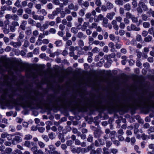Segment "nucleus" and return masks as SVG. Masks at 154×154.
I'll list each match as a JSON object with an SVG mask.
<instances>
[{
    "mask_svg": "<svg viewBox=\"0 0 154 154\" xmlns=\"http://www.w3.org/2000/svg\"><path fill=\"white\" fill-rule=\"evenodd\" d=\"M47 8L48 10L52 9L53 8V5L52 3H49L47 5Z\"/></svg>",
    "mask_w": 154,
    "mask_h": 154,
    "instance_id": "052dcab7",
    "label": "nucleus"
},
{
    "mask_svg": "<svg viewBox=\"0 0 154 154\" xmlns=\"http://www.w3.org/2000/svg\"><path fill=\"white\" fill-rule=\"evenodd\" d=\"M96 154H101L102 152V149L101 148H98L96 150H95Z\"/></svg>",
    "mask_w": 154,
    "mask_h": 154,
    "instance_id": "79ce46f5",
    "label": "nucleus"
},
{
    "mask_svg": "<svg viewBox=\"0 0 154 154\" xmlns=\"http://www.w3.org/2000/svg\"><path fill=\"white\" fill-rule=\"evenodd\" d=\"M25 12L28 14H30L32 13V10L28 8H26L25 10Z\"/></svg>",
    "mask_w": 154,
    "mask_h": 154,
    "instance_id": "338daca9",
    "label": "nucleus"
},
{
    "mask_svg": "<svg viewBox=\"0 0 154 154\" xmlns=\"http://www.w3.org/2000/svg\"><path fill=\"white\" fill-rule=\"evenodd\" d=\"M92 48L91 46H84L83 48V50L85 51H87L88 50H90Z\"/></svg>",
    "mask_w": 154,
    "mask_h": 154,
    "instance_id": "49530a36",
    "label": "nucleus"
},
{
    "mask_svg": "<svg viewBox=\"0 0 154 154\" xmlns=\"http://www.w3.org/2000/svg\"><path fill=\"white\" fill-rule=\"evenodd\" d=\"M102 25L103 27L106 28L109 27L110 29L112 28L111 25L108 23V20L106 17H105L103 19Z\"/></svg>",
    "mask_w": 154,
    "mask_h": 154,
    "instance_id": "0eeeda50",
    "label": "nucleus"
},
{
    "mask_svg": "<svg viewBox=\"0 0 154 154\" xmlns=\"http://www.w3.org/2000/svg\"><path fill=\"white\" fill-rule=\"evenodd\" d=\"M56 46L57 47H60L62 45V41L61 40H58L56 41L54 43Z\"/></svg>",
    "mask_w": 154,
    "mask_h": 154,
    "instance_id": "bb28decb",
    "label": "nucleus"
},
{
    "mask_svg": "<svg viewBox=\"0 0 154 154\" xmlns=\"http://www.w3.org/2000/svg\"><path fill=\"white\" fill-rule=\"evenodd\" d=\"M32 138V136L30 134L26 135L25 136L24 139L26 140H30Z\"/></svg>",
    "mask_w": 154,
    "mask_h": 154,
    "instance_id": "e2e57ef3",
    "label": "nucleus"
},
{
    "mask_svg": "<svg viewBox=\"0 0 154 154\" xmlns=\"http://www.w3.org/2000/svg\"><path fill=\"white\" fill-rule=\"evenodd\" d=\"M95 4L97 6H100L102 4V2L100 0H96Z\"/></svg>",
    "mask_w": 154,
    "mask_h": 154,
    "instance_id": "6e6d98bb",
    "label": "nucleus"
},
{
    "mask_svg": "<svg viewBox=\"0 0 154 154\" xmlns=\"http://www.w3.org/2000/svg\"><path fill=\"white\" fill-rule=\"evenodd\" d=\"M131 27L132 30L139 31L140 30V28L139 27H136V26L134 24H131Z\"/></svg>",
    "mask_w": 154,
    "mask_h": 154,
    "instance_id": "cd10ccee",
    "label": "nucleus"
},
{
    "mask_svg": "<svg viewBox=\"0 0 154 154\" xmlns=\"http://www.w3.org/2000/svg\"><path fill=\"white\" fill-rule=\"evenodd\" d=\"M88 53L89 56L87 59V61L88 63H91L93 60L92 56L93 55V54L91 52H89Z\"/></svg>",
    "mask_w": 154,
    "mask_h": 154,
    "instance_id": "aec40b11",
    "label": "nucleus"
},
{
    "mask_svg": "<svg viewBox=\"0 0 154 154\" xmlns=\"http://www.w3.org/2000/svg\"><path fill=\"white\" fill-rule=\"evenodd\" d=\"M87 37L86 35L84 34L83 32H79L77 34V37L80 39H85Z\"/></svg>",
    "mask_w": 154,
    "mask_h": 154,
    "instance_id": "2eb2a0df",
    "label": "nucleus"
},
{
    "mask_svg": "<svg viewBox=\"0 0 154 154\" xmlns=\"http://www.w3.org/2000/svg\"><path fill=\"white\" fill-rule=\"evenodd\" d=\"M38 149L37 147L36 146L34 145L31 148V150L33 152V154H34L37 150Z\"/></svg>",
    "mask_w": 154,
    "mask_h": 154,
    "instance_id": "e433bc0d",
    "label": "nucleus"
},
{
    "mask_svg": "<svg viewBox=\"0 0 154 154\" xmlns=\"http://www.w3.org/2000/svg\"><path fill=\"white\" fill-rule=\"evenodd\" d=\"M150 25L149 23L147 22H145L143 24V27L146 28H149L150 26Z\"/></svg>",
    "mask_w": 154,
    "mask_h": 154,
    "instance_id": "de8ad7c7",
    "label": "nucleus"
},
{
    "mask_svg": "<svg viewBox=\"0 0 154 154\" xmlns=\"http://www.w3.org/2000/svg\"><path fill=\"white\" fill-rule=\"evenodd\" d=\"M44 152L41 149H37L34 154H43Z\"/></svg>",
    "mask_w": 154,
    "mask_h": 154,
    "instance_id": "774afa93",
    "label": "nucleus"
},
{
    "mask_svg": "<svg viewBox=\"0 0 154 154\" xmlns=\"http://www.w3.org/2000/svg\"><path fill=\"white\" fill-rule=\"evenodd\" d=\"M65 25L60 24L59 25V28L62 31H63L65 29Z\"/></svg>",
    "mask_w": 154,
    "mask_h": 154,
    "instance_id": "680f3d73",
    "label": "nucleus"
},
{
    "mask_svg": "<svg viewBox=\"0 0 154 154\" xmlns=\"http://www.w3.org/2000/svg\"><path fill=\"white\" fill-rule=\"evenodd\" d=\"M88 22H85L81 27V29L82 31H85L87 27L89 26Z\"/></svg>",
    "mask_w": 154,
    "mask_h": 154,
    "instance_id": "6ab92c4d",
    "label": "nucleus"
},
{
    "mask_svg": "<svg viewBox=\"0 0 154 154\" xmlns=\"http://www.w3.org/2000/svg\"><path fill=\"white\" fill-rule=\"evenodd\" d=\"M103 154H109L110 152L108 151V148L104 147L103 148Z\"/></svg>",
    "mask_w": 154,
    "mask_h": 154,
    "instance_id": "2f4dec72",
    "label": "nucleus"
},
{
    "mask_svg": "<svg viewBox=\"0 0 154 154\" xmlns=\"http://www.w3.org/2000/svg\"><path fill=\"white\" fill-rule=\"evenodd\" d=\"M98 140L99 143V144H100V146L105 144V142L102 139H98Z\"/></svg>",
    "mask_w": 154,
    "mask_h": 154,
    "instance_id": "5fc2aeb1",
    "label": "nucleus"
},
{
    "mask_svg": "<svg viewBox=\"0 0 154 154\" xmlns=\"http://www.w3.org/2000/svg\"><path fill=\"white\" fill-rule=\"evenodd\" d=\"M5 20L4 22L3 32L5 34H8L9 32L10 14H6L5 16Z\"/></svg>",
    "mask_w": 154,
    "mask_h": 154,
    "instance_id": "423d86ee",
    "label": "nucleus"
},
{
    "mask_svg": "<svg viewBox=\"0 0 154 154\" xmlns=\"http://www.w3.org/2000/svg\"><path fill=\"white\" fill-rule=\"evenodd\" d=\"M94 128H95V129H94V137H95L98 138L100 137V134L99 133V129L98 130H96V129L95 127H94Z\"/></svg>",
    "mask_w": 154,
    "mask_h": 154,
    "instance_id": "412c9836",
    "label": "nucleus"
},
{
    "mask_svg": "<svg viewBox=\"0 0 154 154\" xmlns=\"http://www.w3.org/2000/svg\"><path fill=\"white\" fill-rule=\"evenodd\" d=\"M32 91H31L28 96V100L25 102H23L24 97L23 96H20L17 98L16 101L17 104L21 105L23 108H29L30 109H35L42 108L43 105L42 100L38 99L37 95L39 92L36 91L34 92L35 96L30 95Z\"/></svg>",
    "mask_w": 154,
    "mask_h": 154,
    "instance_id": "f03ea898",
    "label": "nucleus"
},
{
    "mask_svg": "<svg viewBox=\"0 0 154 154\" xmlns=\"http://www.w3.org/2000/svg\"><path fill=\"white\" fill-rule=\"evenodd\" d=\"M60 17L62 18H64L65 17L66 15V13H65V12L63 11H60Z\"/></svg>",
    "mask_w": 154,
    "mask_h": 154,
    "instance_id": "bf43d9fd",
    "label": "nucleus"
},
{
    "mask_svg": "<svg viewBox=\"0 0 154 154\" xmlns=\"http://www.w3.org/2000/svg\"><path fill=\"white\" fill-rule=\"evenodd\" d=\"M66 19L68 22H71L73 20L72 17L70 15H68L66 17Z\"/></svg>",
    "mask_w": 154,
    "mask_h": 154,
    "instance_id": "69168bd1",
    "label": "nucleus"
},
{
    "mask_svg": "<svg viewBox=\"0 0 154 154\" xmlns=\"http://www.w3.org/2000/svg\"><path fill=\"white\" fill-rule=\"evenodd\" d=\"M61 10V9L60 8H56L52 12V13L53 15L55 17V16L57 15L60 13Z\"/></svg>",
    "mask_w": 154,
    "mask_h": 154,
    "instance_id": "dca6fc26",
    "label": "nucleus"
},
{
    "mask_svg": "<svg viewBox=\"0 0 154 154\" xmlns=\"http://www.w3.org/2000/svg\"><path fill=\"white\" fill-rule=\"evenodd\" d=\"M135 45L137 44V41L135 39H133L131 42L129 41L128 45Z\"/></svg>",
    "mask_w": 154,
    "mask_h": 154,
    "instance_id": "473e14b6",
    "label": "nucleus"
},
{
    "mask_svg": "<svg viewBox=\"0 0 154 154\" xmlns=\"http://www.w3.org/2000/svg\"><path fill=\"white\" fill-rule=\"evenodd\" d=\"M18 25V23L16 21L12 22L11 26H10V31L12 32H14L15 30V27Z\"/></svg>",
    "mask_w": 154,
    "mask_h": 154,
    "instance_id": "9d476101",
    "label": "nucleus"
},
{
    "mask_svg": "<svg viewBox=\"0 0 154 154\" xmlns=\"http://www.w3.org/2000/svg\"><path fill=\"white\" fill-rule=\"evenodd\" d=\"M140 7L139 6L137 8V10L138 13V15L141 14L143 12V9Z\"/></svg>",
    "mask_w": 154,
    "mask_h": 154,
    "instance_id": "72a5a7b5",
    "label": "nucleus"
},
{
    "mask_svg": "<svg viewBox=\"0 0 154 154\" xmlns=\"http://www.w3.org/2000/svg\"><path fill=\"white\" fill-rule=\"evenodd\" d=\"M92 52L94 53H97L99 52V49L97 47H95L92 50Z\"/></svg>",
    "mask_w": 154,
    "mask_h": 154,
    "instance_id": "3c124183",
    "label": "nucleus"
},
{
    "mask_svg": "<svg viewBox=\"0 0 154 154\" xmlns=\"http://www.w3.org/2000/svg\"><path fill=\"white\" fill-rule=\"evenodd\" d=\"M78 44L80 47H83L84 45V43L83 40H79L78 42Z\"/></svg>",
    "mask_w": 154,
    "mask_h": 154,
    "instance_id": "a18cd8bd",
    "label": "nucleus"
},
{
    "mask_svg": "<svg viewBox=\"0 0 154 154\" xmlns=\"http://www.w3.org/2000/svg\"><path fill=\"white\" fill-rule=\"evenodd\" d=\"M59 139L61 141V142L63 143L65 141V139L64 137V136L62 134H59Z\"/></svg>",
    "mask_w": 154,
    "mask_h": 154,
    "instance_id": "a878e982",
    "label": "nucleus"
},
{
    "mask_svg": "<svg viewBox=\"0 0 154 154\" xmlns=\"http://www.w3.org/2000/svg\"><path fill=\"white\" fill-rule=\"evenodd\" d=\"M109 99L111 101H113L114 103H111L110 101H109L106 105L103 106L102 105V101L99 98L94 101V98H93L92 101H89V99L87 98L85 99V105L81 106L80 105L79 107L81 111H85L86 110L87 107L88 106L95 107L102 106L104 109H106L110 113H112L115 112L117 108L120 106L123 105V104L120 103L118 100L114 99L112 97H109Z\"/></svg>",
    "mask_w": 154,
    "mask_h": 154,
    "instance_id": "f257e3e1",
    "label": "nucleus"
},
{
    "mask_svg": "<svg viewBox=\"0 0 154 154\" xmlns=\"http://www.w3.org/2000/svg\"><path fill=\"white\" fill-rule=\"evenodd\" d=\"M68 8H65L64 9V12L66 14H69L71 13V11Z\"/></svg>",
    "mask_w": 154,
    "mask_h": 154,
    "instance_id": "8fccbe9b",
    "label": "nucleus"
},
{
    "mask_svg": "<svg viewBox=\"0 0 154 154\" xmlns=\"http://www.w3.org/2000/svg\"><path fill=\"white\" fill-rule=\"evenodd\" d=\"M20 138L21 137L19 136H15L14 138H13L12 143L14 144L15 143V142H16V143L19 142L21 141Z\"/></svg>",
    "mask_w": 154,
    "mask_h": 154,
    "instance_id": "f3484780",
    "label": "nucleus"
},
{
    "mask_svg": "<svg viewBox=\"0 0 154 154\" xmlns=\"http://www.w3.org/2000/svg\"><path fill=\"white\" fill-rule=\"evenodd\" d=\"M71 32L74 34H76L78 32V30L76 28L72 27L71 29Z\"/></svg>",
    "mask_w": 154,
    "mask_h": 154,
    "instance_id": "f704fd0d",
    "label": "nucleus"
},
{
    "mask_svg": "<svg viewBox=\"0 0 154 154\" xmlns=\"http://www.w3.org/2000/svg\"><path fill=\"white\" fill-rule=\"evenodd\" d=\"M110 150L111 152L113 154H116L118 151V150L115 148H112Z\"/></svg>",
    "mask_w": 154,
    "mask_h": 154,
    "instance_id": "ea45409f",
    "label": "nucleus"
},
{
    "mask_svg": "<svg viewBox=\"0 0 154 154\" xmlns=\"http://www.w3.org/2000/svg\"><path fill=\"white\" fill-rule=\"evenodd\" d=\"M68 8L70 10H73L74 11H77L79 9V6L78 5H74L72 3H71L69 4Z\"/></svg>",
    "mask_w": 154,
    "mask_h": 154,
    "instance_id": "1a4fd4ad",
    "label": "nucleus"
},
{
    "mask_svg": "<svg viewBox=\"0 0 154 154\" xmlns=\"http://www.w3.org/2000/svg\"><path fill=\"white\" fill-rule=\"evenodd\" d=\"M115 139H113V140H112L113 143L115 145L118 146L120 145V142L118 140H114Z\"/></svg>",
    "mask_w": 154,
    "mask_h": 154,
    "instance_id": "37998d69",
    "label": "nucleus"
},
{
    "mask_svg": "<svg viewBox=\"0 0 154 154\" xmlns=\"http://www.w3.org/2000/svg\"><path fill=\"white\" fill-rule=\"evenodd\" d=\"M134 149L137 153L139 154L141 152L139 150V147L137 145L134 146Z\"/></svg>",
    "mask_w": 154,
    "mask_h": 154,
    "instance_id": "13d9d810",
    "label": "nucleus"
},
{
    "mask_svg": "<svg viewBox=\"0 0 154 154\" xmlns=\"http://www.w3.org/2000/svg\"><path fill=\"white\" fill-rule=\"evenodd\" d=\"M152 39V37L149 35H148L147 37L144 38V41L146 42H150Z\"/></svg>",
    "mask_w": 154,
    "mask_h": 154,
    "instance_id": "7c9ffc66",
    "label": "nucleus"
},
{
    "mask_svg": "<svg viewBox=\"0 0 154 154\" xmlns=\"http://www.w3.org/2000/svg\"><path fill=\"white\" fill-rule=\"evenodd\" d=\"M1 137L3 139L6 138L8 141L10 140V134L7 132L2 133L1 135Z\"/></svg>",
    "mask_w": 154,
    "mask_h": 154,
    "instance_id": "4468645a",
    "label": "nucleus"
},
{
    "mask_svg": "<svg viewBox=\"0 0 154 154\" xmlns=\"http://www.w3.org/2000/svg\"><path fill=\"white\" fill-rule=\"evenodd\" d=\"M106 5L108 10H111L114 8L113 4L109 2H107Z\"/></svg>",
    "mask_w": 154,
    "mask_h": 154,
    "instance_id": "4be33fe9",
    "label": "nucleus"
},
{
    "mask_svg": "<svg viewBox=\"0 0 154 154\" xmlns=\"http://www.w3.org/2000/svg\"><path fill=\"white\" fill-rule=\"evenodd\" d=\"M42 39H41L38 38L35 44L37 45H40L42 44Z\"/></svg>",
    "mask_w": 154,
    "mask_h": 154,
    "instance_id": "864d4df0",
    "label": "nucleus"
},
{
    "mask_svg": "<svg viewBox=\"0 0 154 154\" xmlns=\"http://www.w3.org/2000/svg\"><path fill=\"white\" fill-rule=\"evenodd\" d=\"M115 3L119 5L122 6L124 4V2L123 0H115Z\"/></svg>",
    "mask_w": 154,
    "mask_h": 154,
    "instance_id": "c85d7f7f",
    "label": "nucleus"
},
{
    "mask_svg": "<svg viewBox=\"0 0 154 154\" xmlns=\"http://www.w3.org/2000/svg\"><path fill=\"white\" fill-rule=\"evenodd\" d=\"M10 2V0H8L7 1H6L5 2L7 4L8 6L7 7L6 5H4L2 9H3V11L5 10H10V6H9V3Z\"/></svg>",
    "mask_w": 154,
    "mask_h": 154,
    "instance_id": "b1692460",
    "label": "nucleus"
},
{
    "mask_svg": "<svg viewBox=\"0 0 154 154\" xmlns=\"http://www.w3.org/2000/svg\"><path fill=\"white\" fill-rule=\"evenodd\" d=\"M10 44L12 45L15 48L19 47L21 45V42L20 41L18 42H10Z\"/></svg>",
    "mask_w": 154,
    "mask_h": 154,
    "instance_id": "a211bd4d",
    "label": "nucleus"
},
{
    "mask_svg": "<svg viewBox=\"0 0 154 154\" xmlns=\"http://www.w3.org/2000/svg\"><path fill=\"white\" fill-rule=\"evenodd\" d=\"M93 137L91 135H89L87 138V140L89 142H92L93 141Z\"/></svg>",
    "mask_w": 154,
    "mask_h": 154,
    "instance_id": "603ef678",
    "label": "nucleus"
},
{
    "mask_svg": "<svg viewBox=\"0 0 154 154\" xmlns=\"http://www.w3.org/2000/svg\"><path fill=\"white\" fill-rule=\"evenodd\" d=\"M147 133L148 134H149L151 133H153L154 132V127L153 126L150 127L149 129L147 130Z\"/></svg>",
    "mask_w": 154,
    "mask_h": 154,
    "instance_id": "c756f323",
    "label": "nucleus"
},
{
    "mask_svg": "<svg viewBox=\"0 0 154 154\" xmlns=\"http://www.w3.org/2000/svg\"><path fill=\"white\" fill-rule=\"evenodd\" d=\"M28 22L29 24L32 25L34 24L35 21L31 18H29L28 19Z\"/></svg>",
    "mask_w": 154,
    "mask_h": 154,
    "instance_id": "4c0bfd02",
    "label": "nucleus"
},
{
    "mask_svg": "<svg viewBox=\"0 0 154 154\" xmlns=\"http://www.w3.org/2000/svg\"><path fill=\"white\" fill-rule=\"evenodd\" d=\"M134 16L129 12L126 13V17L128 18L131 19Z\"/></svg>",
    "mask_w": 154,
    "mask_h": 154,
    "instance_id": "a19ab883",
    "label": "nucleus"
},
{
    "mask_svg": "<svg viewBox=\"0 0 154 154\" xmlns=\"http://www.w3.org/2000/svg\"><path fill=\"white\" fill-rule=\"evenodd\" d=\"M11 68H13L15 71L22 72L25 70L26 72L29 74V76H31L34 78L36 77L35 73L32 71L31 68L21 65L20 61L17 59L11 60L10 59V69ZM11 75L10 71V76Z\"/></svg>",
    "mask_w": 154,
    "mask_h": 154,
    "instance_id": "20e7f679",
    "label": "nucleus"
},
{
    "mask_svg": "<svg viewBox=\"0 0 154 154\" xmlns=\"http://www.w3.org/2000/svg\"><path fill=\"white\" fill-rule=\"evenodd\" d=\"M24 145L26 146L29 148H31L32 146L35 145V143L33 142L26 141L24 143Z\"/></svg>",
    "mask_w": 154,
    "mask_h": 154,
    "instance_id": "9b49d317",
    "label": "nucleus"
},
{
    "mask_svg": "<svg viewBox=\"0 0 154 154\" xmlns=\"http://www.w3.org/2000/svg\"><path fill=\"white\" fill-rule=\"evenodd\" d=\"M67 145L65 144H62L61 145V148L63 150H65L67 148Z\"/></svg>",
    "mask_w": 154,
    "mask_h": 154,
    "instance_id": "0e129e2a",
    "label": "nucleus"
},
{
    "mask_svg": "<svg viewBox=\"0 0 154 154\" xmlns=\"http://www.w3.org/2000/svg\"><path fill=\"white\" fill-rule=\"evenodd\" d=\"M138 6L142 8L144 11H147L148 9L147 6L145 4L143 0H140Z\"/></svg>",
    "mask_w": 154,
    "mask_h": 154,
    "instance_id": "6e6552de",
    "label": "nucleus"
},
{
    "mask_svg": "<svg viewBox=\"0 0 154 154\" xmlns=\"http://www.w3.org/2000/svg\"><path fill=\"white\" fill-rule=\"evenodd\" d=\"M115 13L114 12H112L107 14L106 17L109 20H111L113 19V17L115 15Z\"/></svg>",
    "mask_w": 154,
    "mask_h": 154,
    "instance_id": "f8f14e48",
    "label": "nucleus"
},
{
    "mask_svg": "<svg viewBox=\"0 0 154 154\" xmlns=\"http://www.w3.org/2000/svg\"><path fill=\"white\" fill-rule=\"evenodd\" d=\"M97 18L94 19V21L96 22H99L100 21L103 20V19L104 18L102 14H100L97 16Z\"/></svg>",
    "mask_w": 154,
    "mask_h": 154,
    "instance_id": "ddd939ff",
    "label": "nucleus"
},
{
    "mask_svg": "<svg viewBox=\"0 0 154 154\" xmlns=\"http://www.w3.org/2000/svg\"><path fill=\"white\" fill-rule=\"evenodd\" d=\"M42 137L43 139L45 140L46 142H48L49 141V139L47 135H42Z\"/></svg>",
    "mask_w": 154,
    "mask_h": 154,
    "instance_id": "4d7b16f0",
    "label": "nucleus"
},
{
    "mask_svg": "<svg viewBox=\"0 0 154 154\" xmlns=\"http://www.w3.org/2000/svg\"><path fill=\"white\" fill-rule=\"evenodd\" d=\"M116 133L115 131H113L110 132L109 134V137L111 139V140H113V139H115V134Z\"/></svg>",
    "mask_w": 154,
    "mask_h": 154,
    "instance_id": "5701e85b",
    "label": "nucleus"
},
{
    "mask_svg": "<svg viewBox=\"0 0 154 154\" xmlns=\"http://www.w3.org/2000/svg\"><path fill=\"white\" fill-rule=\"evenodd\" d=\"M38 144L41 148H43L45 146V144L41 141H38Z\"/></svg>",
    "mask_w": 154,
    "mask_h": 154,
    "instance_id": "c03bdc74",
    "label": "nucleus"
},
{
    "mask_svg": "<svg viewBox=\"0 0 154 154\" xmlns=\"http://www.w3.org/2000/svg\"><path fill=\"white\" fill-rule=\"evenodd\" d=\"M24 33L23 32H21L20 33L19 35V38L20 40L21 39H23V38L24 37Z\"/></svg>",
    "mask_w": 154,
    "mask_h": 154,
    "instance_id": "58836bf2",
    "label": "nucleus"
},
{
    "mask_svg": "<svg viewBox=\"0 0 154 154\" xmlns=\"http://www.w3.org/2000/svg\"><path fill=\"white\" fill-rule=\"evenodd\" d=\"M75 98L76 97L74 96L66 102H65V100L61 97H58L54 102H53L51 100H50L51 102L52 103L53 106L54 108L58 107V106L57 102H60L61 103L60 105L62 107L66 109H69L72 110H74L75 109L76 106H79L82 102V100L80 99H79L78 100V102L76 103L73 104V103L75 100Z\"/></svg>",
    "mask_w": 154,
    "mask_h": 154,
    "instance_id": "7ed1b4c3",
    "label": "nucleus"
},
{
    "mask_svg": "<svg viewBox=\"0 0 154 154\" xmlns=\"http://www.w3.org/2000/svg\"><path fill=\"white\" fill-rule=\"evenodd\" d=\"M130 98L132 101V105L136 108H144L151 102L150 99L144 98L143 96L138 97L137 99L130 97Z\"/></svg>",
    "mask_w": 154,
    "mask_h": 154,
    "instance_id": "39448f33",
    "label": "nucleus"
},
{
    "mask_svg": "<svg viewBox=\"0 0 154 154\" xmlns=\"http://www.w3.org/2000/svg\"><path fill=\"white\" fill-rule=\"evenodd\" d=\"M55 134L53 132H51L48 134L49 137L51 140H53L54 139L55 137Z\"/></svg>",
    "mask_w": 154,
    "mask_h": 154,
    "instance_id": "c9c22d12",
    "label": "nucleus"
},
{
    "mask_svg": "<svg viewBox=\"0 0 154 154\" xmlns=\"http://www.w3.org/2000/svg\"><path fill=\"white\" fill-rule=\"evenodd\" d=\"M125 10L129 11L131 9V5L129 3H127L124 6Z\"/></svg>",
    "mask_w": 154,
    "mask_h": 154,
    "instance_id": "393cba45",
    "label": "nucleus"
},
{
    "mask_svg": "<svg viewBox=\"0 0 154 154\" xmlns=\"http://www.w3.org/2000/svg\"><path fill=\"white\" fill-rule=\"evenodd\" d=\"M112 143L109 141H106V148H109L112 145Z\"/></svg>",
    "mask_w": 154,
    "mask_h": 154,
    "instance_id": "09e8293b",
    "label": "nucleus"
}]
</instances>
